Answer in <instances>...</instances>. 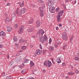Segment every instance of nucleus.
<instances>
[{
	"instance_id": "0e129e2a",
	"label": "nucleus",
	"mask_w": 79,
	"mask_h": 79,
	"mask_svg": "<svg viewBox=\"0 0 79 79\" xmlns=\"http://www.w3.org/2000/svg\"><path fill=\"white\" fill-rule=\"evenodd\" d=\"M7 58L8 59H9V58H10V56L8 55L7 56Z\"/></svg>"
},
{
	"instance_id": "7ed1b4c3",
	"label": "nucleus",
	"mask_w": 79,
	"mask_h": 79,
	"mask_svg": "<svg viewBox=\"0 0 79 79\" xmlns=\"http://www.w3.org/2000/svg\"><path fill=\"white\" fill-rule=\"evenodd\" d=\"M52 65V63L49 60L44 62V66H47L48 68H50Z\"/></svg>"
},
{
	"instance_id": "aec40b11",
	"label": "nucleus",
	"mask_w": 79,
	"mask_h": 79,
	"mask_svg": "<svg viewBox=\"0 0 79 79\" xmlns=\"http://www.w3.org/2000/svg\"><path fill=\"white\" fill-rule=\"evenodd\" d=\"M13 40L15 42H16L18 40L17 39V37L14 36L13 37Z\"/></svg>"
},
{
	"instance_id": "2eb2a0df",
	"label": "nucleus",
	"mask_w": 79,
	"mask_h": 79,
	"mask_svg": "<svg viewBox=\"0 0 79 79\" xmlns=\"http://www.w3.org/2000/svg\"><path fill=\"white\" fill-rule=\"evenodd\" d=\"M41 24H42V22L40 21H38L36 22L37 27H39V26H40Z\"/></svg>"
},
{
	"instance_id": "ddd939ff",
	"label": "nucleus",
	"mask_w": 79,
	"mask_h": 79,
	"mask_svg": "<svg viewBox=\"0 0 79 79\" xmlns=\"http://www.w3.org/2000/svg\"><path fill=\"white\" fill-rule=\"evenodd\" d=\"M20 10L22 14L23 13H23H25L26 12L27 10L25 8H22Z\"/></svg>"
},
{
	"instance_id": "c03bdc74",
	"label": "nucleus",
	"mask_w": 79,
	"mask_h": 79,
	"mask_svg": "<svg viewBox=\"0 0 79 79\" xmlns=\"http://www.w3.org/2000/svg\"><path fill=\"white\" fill-rule=\"evenodd\" d=\"M39 46L40 49L42 50V45L41 44H40Z\"/></svg>"
},
{
	"instance_id": "f257e3e1",
	"label": "nucleus",
	"mask_w": 79,
	"mask_h": 79,
	"mask_svg": "<svg viewBox=\"0 0 79 79\" xmlns=\"http://www.w3.org/2000/svg\"><path fill=\"white\" fill-rule=\"evenodd\" d=\"M63 14V10H60L58 13V15L57 16V20L58 22H60L61 21L60 16H62Z\"/></svg>"
},
{
	"instance_id": "5701e85b",
	"label": "nucleus",
	"mask_w": 79,
	"mask_h": 79,
	"mask_svg": "<svg viewBox=\"0 0 79 79\" xmlns=\"http://www.w3.org/2000/svg\"><path fill=\"white\" fill-rule=\"evenodd\" d=\"M26 48H27V47L26 46H23L22 47H21V49H22L23 50H26Z\"/></svg>"
},
{
	"instance_id": "680f3d73",
	"label": "nucleus",
	"mask_w": 79,
	"mask_h": 79,
	"mask_svg": "<svg viewBox=\"0 0 79 79\" xmlns=\"http://www.w3.org/2000/svg\"><path fill=\"white\" fill-rule=\"evenodd\" d=\"M72 41H73V39H72V38H71V39H70V42H72Z\"/></svg>"
},
{
	"instance_id": "774afa93",
	"label": "nucleus",
	"mask_w": 79,
	"mask_h": 79,
	"mask_svg": "<svg viewBox=\"0 0 79 79\" xmlns=\"http://www.w3.org/2000/svg\"><path fill=\"white\" fill-rule=\"evenodd\" d=\"M32 6L33 7H35V5H32Z\"/></svg>"
},
{
	"instance_id": "f3484780",
	"label": "nucleus",
	"mask_w": 79,
	"mask_h": 79,
	"mask_svg": "<svg viewBox=\"0 0 79 79\" xmlns=\"http://www.w3.org/2000/svg\"><path fill=\"white\" fill-rule=\"evenodd\" d=\"M33 22H34V21L33 20V19H31L29 20L28 22V24H32V23H33Z\"/></svg>"
},
{
	"instance_id": "bb28decb",
	"label": "nucleus",
	"mask_w": 79,
	"mask_h": 79,
	"mask_svg": "<svg viewBox=\"0 0 79 79\" xmlns=\"http://www.w3.org/2000/svg\"><path fill=\"white\" fill-rule=\"evenodd\" d=\"M14 27L15 29H16L18 27V25L17 24H15Z\"/></svg>"
},
{
	"instance_id": "09e8293b",
	"label": "nucleus",
	"mask_w": 79,
	"mask_h": 79,
	"mask_svg": "<svg viewBox=\"0 0 79 79\" xmlns=\"http://www.w3.org/2000/svg\"><path fill=\"white\" fill-rule=\"evenodd\" d=\"M66 65V64L65 63H62V66H65Z\"/></svg>"
},
{
	"instance_id": "4c0bfd02",
	"label": "nucleus",
	"mask_w": 79,
	"mask_h": 79,
	"mask_svg": "<svg viewBox=\"0 0 79 79\" xmlns=\"http://www.w3.org/2000/svg\"><path fill=\"white\" fill-rule=\"evenodd\" d=\"M38 2H39V3H44V2L40 0H38Z\"/></svg>"
},
{
	"instance_id": "c756f323",
	"label": "nucleus",
	"mask_w": 79,
	"mask_h": 79,
	"mask_svg": "<svg viewBox=\"0 0 79 79\" xmlns=\"http://www.w3.org/2000/svg\"><path fill=\"white\" fill-rule=\"evenodd\" d=\"M68 74H69V75H73V74H74V73H73V72H69L68 73Z\"/></svg>"
},
{
	"instance_id": "4be33fe9",
	"label": "nucleus",
	"mask_w": 79,
	"mask_h": 79,
	"mask_svg": "<svg viewBox=\"0 0 79 79\" xmlns=\"http://www.w3.org/2000/svg\"><path fill=\"white\" fill-rule=\"evenodd\" d=\"M7 29L8 31L9 32H11V30H12L11 27H8L7 28Z\"/></svg>"
},
{
	"instance_id": "58836bf2",
	"label": "nucleus",
	"mask_w": 79,
	"mask_h": 79,
	"mask_svg": "<svg viewBox=\"0 0 79 79\" xmlns=\"http://www.w3.org/2000/svg\"><path fill=\"white\" fill-rule=\"evenodd\" d=\"M2 76H3V77H5V76L6 75H5V72H3L2 73Z\"/></svg>"
},
{
	"instance_id": "f03ea898",
	"label": "nucleus",
	"mask_w": 79,
	"mask_h": 79,
	"mask_svg": "<svg viewBox=\"0 0 79 79\" xmlns=\"http://www.w3.org/2000/svg\"><path fill=\"white\" fill-rule=\"evenodd\" d=\"M39 39L42 42H44L45 40V41H47L48 40V37H47V36L46 35H44L43 37L42 36L40 37Z\"/></svg>"
},
{
	"instance_id": "72a5a7b5",
	"label": "nucleus",
	"mask_w": 79,
	"mask_h": 79,
	"mask_svg": "<svg viewBox=\"0 0 79 79\" xmlns=\"http://www.w3.org/2000/svg\"><path fill=\"white\" fill-rule=\"evenodd\" d=\"M5 21L6 22H10V21H11V19H9L8 20H5Z\"/></svg>"
},
{
	"instance_id": "e2e57ef3",
	"label": "nucleus",
	"mask_w": 79,
	"mask_h": 79,
	"mask_svg": "<svg viewBox=\"0 0 79 79\" xmlns=\"http://www.w3.org/2000/svg\"><path fill=\"white\" fill-rule=\"evenodd\" d=\"M59 27H61V26H62L61 24H59Z\"/></svg>"
},
{
	"instance_id": "2f4dec72",
	"label": "nucleus",
	"mask_w": 79,
	"mask_h": 79,
	"mask_svg": "<svg viewBox=\"0 0 79 79\" xmlns=\"http://www.w3.org/2000/svg\"><path fill=\"white\" fill-rule=\"evenodd\" d=\"M66 45H64L62 47L63 49H64V50H65V49H66Z\"/></svg>"
},
{
	"instance_id": "39448f33",
	"label": "nucleus",
	"mask_w": 79,
	"mask_h": 79,
	"mask_svg": "<svg viewBox=\"0 0 79 79\" xmlns=\"http://www.w3.org/2000/svg\"><path fill=\"white\" fill-rule=\"evenodd\" d=\"M45 33V32L44 31H43L42 29H40V30H39L37 32V34L38 35H39L41 36H42Z\"/></svg>"
},
{
	"instance_id": "1a4fd4ad",
	"label": "nucleus",
	"mask_w": 79,
	"mask_h": 79,
	"mask_svg": "<svg viewBox=\"0 0 79 79\" xmlns=\"http://www.w3.org/2000/svg\"><path fill=\"white\" fill-rule=\"evenodd\" d=\"M19 42L21 43V44H26L27 45L29 44V43L27 42V41L25 40L24 41L22 39H21L19 41Z\"/></svg>"
},
{
	"instance_id": "7c9ffc66",
	"label": "nucleus",
	"mask_w": 79,
	"mask_h": 79,
	"mask_svg": "<svg viewBox=\"0 0 79 79\" xmlns=\"http://www.w3.org/2000/svg\"><path fill=\"white\" fill-rule=\"evenodd\" d=\"M74 59L75 60L77 61L79 60V58H78V57L76 56L74 57Z\"/></svg>"
},
{
	"instance_id": "49530a36",
	"label": "nucleus",
	"mask_w": 79,
	"mask_h": 79,
	"mask_svg": "<svg viewBox=\"0 0 79 79\" xmlns=\"http://www.w3.org/2000/svg\"><path fill=\"white\" fill-rule=\"evenodd\" d=\"M70 0L71 1H72V0H65V2H69Z\"/></svg>"
},
{
	"instance_id": "37998d69",
	"label": "nucleus",
	"mask_w": 79,
	"mask_h": 79,
	"mask_svg": "<svg viewBox=\"0 0 79 79\" xmlns=\"http://www.w3.org/2000/svg\"><path fill=\"white\" fill-rule=\"evenodd\" d=\"M54 47H55V48H57L58 46V45L55 44H54Z\"/></svg>"
},
{
	"instance_id": "dca6fc26",
	"label": "nucleus",
	"mask_w": 79,
	"mask_h": 79,
	"mask_svg": "<svg viewBox=\"0 0 79 79\" xmlns=\"http://www.w3.org/2000/svg\"><path fill=\"white\" fill-rule=\"evenodd\" d=\"M21 60V56L19 57H18L15 60V62L17 63L18 62H19V61Z\"/></svg>"
},
{
	"instance_id": "a18cd8bd",
	"label": "nucleus",
	"mask_w": 79,
	"mask_h": 79,
	"mask_svg": "<svg viewBox=\"0 0 79 79\" xmlns=\"http://www.w3.org/2000/svg\"><path fill=\"white\" fill-rule=\"evenodd\" d=\"M13 15L14 16L16 15V12L15 11H13Z\"/></svg>"
},
{
	"instance_id": "423d86ee",
	"label": "nucleus",
	"mask_w": 79,
	"mask_h": 79,
	"mask_svg": "<svg viewBox=\"0 0 79 79\" xmlns=\"http://www.w3.org/2000/svg\"><path fill=\"white\" fill-rule=\"evenodd\" d=\"M34 30V28L32 27H29L28 28L27 31L28 32H31Z\"/></svg>"
},
{
	"instance_id": "6e6552de",
	"label": "nucleus",
	"mask_w": 79,
	"mask_h": 79,
	"mask_svg": "<svg viewBox=\"0 0 79 79\" xmlns=\"http://www.w3.org/2000/svg\"><path fill=\"white\" fill-rule=\"evenodd\" d=\"M54 9H55V7L53 6H50L49 7V11L51 13H53L55 12Z\"/></svg>"
},
{
	"instance_id": "79ce46f5",
	"label": "nucleus",
	"mask_w": 79,
	"mask_h": 79,
	"mask_svg": "<svg viewBox=\"0 0 79 79\" xmlns=\"http://www.w3.org/2000/svg\"><path fill=\"white\" fill-rule=\"evenodd\" d=\"M61 42L60 41H59L57 43L58 45H61Z\"/></svg>"
},
{
	"instance_id": "052dcab7",
	"label": "nucleus",
	"mask_w": 79,
	"mask_h": 79,
	"mask_svg": "<svg viewBox=\"0 0 79 79\" xmlns=\"http://www.w3.org/2000/svg\"><path fill=\"white\" fill-rule=\"evenodd\" d=\"M19 67L20 68H23V66H19Z\"/></svg>"
},
{
	"instance_id": "6ab92c4d",
	"label": "nucleus",
	"mask_w": 79,
	"mask_h": 79,
	"mask_svg": "<svg viewBox=\"0 0 79 79\" xmlns=\"http://www.w3.org/2000/svg\"><path fill=\"white\" fill-rule=\"evenodd\" d=\"M28 61H29V60L27 59H25L23 61V65H24V63H25L27 62Z\"/></svg>"
},
{
	"instance_id": "de8ad7c7",
	"label": "nucleus",
	"mask_w": 79,
	"mask_h": 79,
	"mask_svg": "<svg viewBox=\"0 0 79 79\" xmlns=\"http://www.w3.org/2000/svg\"><path fill=\"white\" fill-rule=\"evenodd\" d=\"M10 5L11 4H10V3H7V6H10Z\"/></svg>"
},
{
	"instance_id": "a19ab883",
	"label": "nucleus",
	"mask_w": 79,
	"mask_h": 79,
	"mask_svg": "<svg viewBox=\"0 0 79 79\" xmlns=\"http://www.w3.org/2000/svg\"><path fill=\"white\" fill-rule=\"evenodd\" d=\"M13 64V62H11L10 63V66H11Z\"/></svg>"
},
{
	"instance_id": "338daca9",
	"label": "nucleus",
	"mask_w": 79,
	"mask_h": 79,
	"mask_svg": "<svg viewBox=\"0 0 79 79\" xmlns=\"http://www.w3.org/2000/svg\"><path fill=\"white\" fill-rule=\"evenodd\" d=\"M32 37L33 38H35V36H32Z\"/></svg>"
},
{
	"instance_id": "864d4df0",
	"label": "nucleus",
	"mask_w": 79,
	"mask_h": 79,
	"mask_svg": "<svg viewBox=\"0 0 79 79\" xmlns=\"http://www.w3.org/2000/svg\"><path fill=\"white\" fill-rule=\"evenodd\" d=\"M56 31H58V27H56Z\"/></svg>"
},
{
	"instance_id": "bf43d9fd",
	"label": "nucleus",
	"mask_w": 79,
	"mask_h": 79,
	"mask_svg": "<svg viewBox=\"0 0 79 79\" xmlns=\"http://www.w3.org/2000/svg\"><path fill=\"white\" fill-rule=\"evenodd\" d=\"M68 23H69V24H71V22L70 20H68Z\"/></svg>"
},
{
	"instance_id": "412c9836",
	"label": "nucleus",
	"mask_w": 79,
	"mask_h": 79,
	"mask_svg": "<svg viewBox=\"0 0 79 79\" xmlns=\"http://www.w3.org/2000/svg\"><path fill=\"white\" fill-rule=\"evenodd\" d=\"M30 67H32V66H34V63H33V62L31 61L30 63Z\"/></svg>"
},
{
	"instance_id": "f704fd0d",
	"label": "nucleus",
	"mask_w": 79,
	"mask_h": 79,
	"mask_svg": "<svg viewBox=\"0 0 79 79\" xmlns=\"http://www.w3.org/2000/svg\"><path fill=\"white\" fill-rule=\"evenodd\" d=\"M25 72H26V70H25V69H23L22 71V73H23V74H24V73H25Z\"/></svg>"
},
{
	"instance_id": "cd10ccee",
	"label": "nucleus",
	"mask_w": 79,
	"mask_h": 79,
	"mask_svg": "<svg viewBox=\"0 0 79 79\" xmlns=\"http://www.w3.org/2000/svg\"><path fill=\"white\" fill-rule=\"evenodd\" d=\"M24 25H22L20 26V29L23 30H24Z\"/></svg>"
},
{
	"instance_id": "f8f14e48",
	"label": "nucleus",
	"mask_w": 79,
	"mask_h": 79,
	"mask_svg": "<svg viewBox=\"0 0 79 79\" xmlns=\"http://www.w3.org/2000/svg\"><path fill=\"white\" fill-rule=\"evenodd\" d=\"M35 53L37 55H40L42 53V51L40 49H38L35 51Z\"/></svg>"
},
{
	"instance_id": "9b49d317",
	"label": "nucleus",
	"mask_w": 79,
	"mask_h": 79,
	"mask_svg": "<svg viewBox=\"0 0 79 79\" xmlns=\"http://www.w3.org/2000/svg\"><path fill=\"white\" fill-rule=\"evenodd\" d=\"M61 60H62V58L60 57H57L56 59V61L58 63H60L61 62Z\"/></svg>"
},
{
	"instance_id": "a211bd4d",
	"label": "nucleus",
	"mask_w": 79,
	"mask_h": 79,
	"mask_svg": "<svg viewBox=\"0 0 79 79\" xmlns=\"http://www.w3.org/2000/svg\"><path fill=\"white\" fill-rule=\"evenodd\" d=\"M49 51H52L54 50V47L53 46H50L49 48Z\"/></svg>"
},
{
	"instance_id": "20e7f679",
	"label": "nucleus",
	"mask_w": 79,
	"mask_h": 79,
	"mask_svg": "<svg viewBox=\"0 0 79 79\" xmlns=\"http://www.w3.org/2000/svg\"><path fill=\"white\" fill-rule=\"evenodd\" d=\"M48 6H52L54 5V0H48Z\"/></svg>"
},
{
	"instance_id": "5fc2aeb1",
	"label": "nucleus",
	"mask_w": 79,
	"mask_h": 79,
	"mask_svg": "<svg viewBox=\"0 0 79 79\" xmlns=\"http://www.w3.org/2000/svg\"><path fill=\"white\" fill-rule=\"evenodd\" d=\"M29 47H31V48H32V47H33V45H29Z\"/></svg>"
},
{
	"instance_id": "8fccbe9b",
	"label": "nucleus",
	"mask_w": 79,
	"mask_h": 79,
	"mask_svg": "<svg viewBox=\"0 0 79 79\" xmlns=\"http://www.w3.org/2000/svg\"><path fill=\"white\" fill-rule=\"evenodd\" d=\"M42 6L43 7V8H45V4H43L42 5Z\"/></svg>"
},
{
	"instance_id": "c85d7f7f",
	"label": "nucleus",
	"mask_w": 79,
	"mask_h": 79,
	"mask_svg": "<svg viewBox=\"0 0 79 79\" xmlns=\"http://www.w3.org/2000/svg\"><path fill=\"white\" fill-rule=\"evenodd\" d=\"M6 79H13V77H10V76H7L6 77Z\"/></svg>"
},
{
	"instance_id": "b1692460",
	"label": "nucleus",
	"mask_w": 79,
	"mask_h": 79,
	"mask_svg": "<svg viewBox=\"0 0 79 79\" xmlns=\"http://www.w3.org/2000/svg\"><path fill=\"white\" fill-rule=\"evenodd\" d=\"M23 30L19 29V34H22V33H23Z\"/></svg>"
},
{
	"instance_id": "393cba45",
	"label": "nucleus",
	"mask_w": 79,
	"mask_h": 79,
	"mask_svg": "<svg viewBox=\"0 0 79 79\" xmlns=\"http://www.w3.org/2000/svg\"><path fill=\"white\" fill-rule=\"evenodd\" d=\"M5 15L6 16L5 18V19H6V20H8V19H9V17L8 16V14L7 13H6Z\"/></svg>"
},
{
	"instance_id": "a878e982",
	"label": "nucleus",
	"mask_w": 79,
	"mask_h": 79,
	"mask_svg": "<svg viewBox=\"0 0 79 79\" xmlns=\"http://www.w3.org/2000/svg\"><path fill=\"white\" fill-rule=\"evenodd\" d=\"M44 16V14H43V11L41 10L40 11V16L41 17H42Z\"/></svg>"
},
{
	"instance_id": "ea45409f",
	"label": "nucleus",
	"mask_w": 79,
	"mask_h": 79,
	"mask_svg": "<svg viewBox=\"0 0 79 79\" xmlns=\"http://www.w3.org/2000/svg\"><path fill=\"white\" fill-rule=\"evenodd\" d=\"M56 11L58 12L60 10V8H59L58 7H57V8H56Z\"/></svg>"
},
{
	"instance_id": "0eeeda50",
	"label": "nucleus",
	"mask_w": 79,
	"mask_h": 79,
	"mask_svg": "<svg viewBox=\"0 0 79 79\" xmlns=\"http://www.w3.org/2000/svg\"><path fill=\"white\" fill-rule=\"evenodd\" d=\"M62 35L64 40H67V39H68V37L66 35V33L64 32L62 34Z\"/></svg>"
},
{
	"instance_id": "4d7b16f0",
	"label": "nucleus",
	"mask_w": 79,
	"mask_h": 79,
	"mask_svg": "<svg viewBox=\"0 0 79 79\" xmlns=\"http://www.w3.org/2000/svg\"><path fill=\"white\" fill-rule=\"evenodd\" d=\"M2 47H3V45H0V48H2Z\"/></svg>"
},
{
	"instance_id": "13d9d810",
	"label": "nucleus",
	"mask_w": 79,
	"mask_h": 79,
	"mask_svg": "<svg viewBox=\"0 0 79 79\" xmlns=\"http://www.w3.org/2000/svg\"><path fill=\"white\" fill-rule=\"evenodd\" d=\"M74 5H75V4H76V1L75 0L74 1Z\"/></svg>"
},
{
	"instance_id": "e433bc0d",
	"label": "nucleus",
	"mask_w": 79,
	"mask_h": 79,
	"mask_svg": "<svg viewBox=\"0 0 79 79\" xmlns=\"http://www.w3.org/2000/svg\"><path fill=\"white\" fill-rule=\"evenodd\" d=\"M49 43L50 44H51V43H52V39H51V38H50L49 39Z\"/></svg>"
},
{
	"instance_id": "3c124183",
	"label": "nucleus",
	"mask_w": 79,
	"mask_h": 79,
	"mask_svg": "<svg viewBox=\"0 0 79 79\" xmlns=\"http://www.w3.org/2000/svg\"><path fill=\"white\" fill-rule=\"evenodd\" d=\"M15 45H16V46L17 47H18V48H19V46H18V44H15Z\"/></svg>"
},
{
	"instance_id": "473e14b6",
	"label": "nucleus",
	"mask_w": 79,
	"mask_h": 79,
	"mask_svg": "<svg viewBox=\"0 0 79 79\" xmlns=\"http://www.w3.org/2000/svg\"><path fill=\"white\" fill-rule=\"evenodd\" d=\"M24 2L22 3L20 5V7H23L24 6Z\"/></svg>"
},
{
	"instance_id": "9d476101",
	"label": "nucleus",
	"mask_w": 79,
	"mask_h": 79,
	"mask_svg": "<svg viewBox=\"0 0 79 79\" xmlns=\"http://www.w3.org/2000/svg\"><path fill=\"white\" fill-rule=\"evenodd\" d=\"M16 13L18 16H20L22 15V13L21 12V10L19 11V9L17 8L16 10Z\"/></svg>"
},
{
	"instance_id": "69168bd1",
	"label": "nucleus",
	"mask_w": 79,
	"mask_h": 79,
	"mask_svg": "<svg viewBox=\"0 0 79 79\" xmlns=\"http://www.w3.org/2000/svg\"><path fill=\"white\" fill-rule=\"evenodd\" d=\"M74 38V36H72L71 37V39H73Z\"/></svg>"
},
{
	"instance_id": "c9c22d12",
	"label": "nucleus",
	"mask_w": 79,
	"mask_h": 79,
	"mask_svg": "<svg viewBox=\"0 0 79 79\" xmlns=\"http://www.w3.org/2000/svg\"><path fill=\"white\" fill-rule=\"evenodd\" d=\"M75 73L76 74H79V71L78 70H76L75 71Z\"/></svg>"
},
{
	"instance_id": "4468645a",
	"label": "nucleus",
	"mask_w": 79,
	"mask_h": 79,
	"mask_svg": "<svg viewBox=\"0 0 79 79\" xmlns=\"http://www.w3.org/2000/svg\"><path fill=\"white\" fill-rule=\"evenodd\" d=\"M5 35H6V33L4 31H2L0 32V36L2 37L3 36H5Z\"/></svg>"
},
{
	"instance_id": "603ef678",
	"label": "nucleus",
	"mask_w": 79,
	"mask_h": 79,
	"mask_svg": "<svg viewBox=\"0 0 79 79\" xmlns=\"http://www.w3.org/2000/svg\"><path fill=\"white\" fill-rule=\"evenodd\" d=\"M51 60L52 61L53 63L54 64V60H53V59H51Z\"/></svg>"
},
{
	"instance_id": "6e6d98bb",
	"label": "nucleus",
	"mask_w": 79,
	"mask_h": 79,
	"mask_svg": "<svg viewBox=\"0 0 79 79\" xmlns=\"http://www.w3.org/2000/svg\"><path fill=\"white\" fill-rule=\"evenodd\" d=\"M43 73H45V72H46V71L45 69L43 70Z\"/></svg>"
}]
</instances>
